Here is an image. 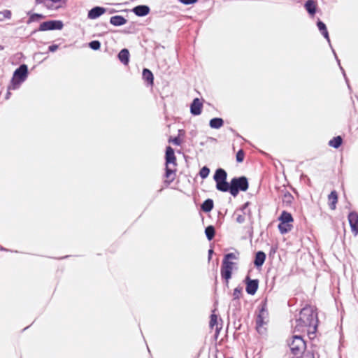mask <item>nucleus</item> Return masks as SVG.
Masks as SVG:
<instances>
[{"instance_id":"9","label":"nucleus","mask_w":358,"mask_h":358,"mask_svg":"<svg viewBox=\"0 0 358 358\" xmlns=\"http://www.w3.org/2000/svg\"><path fill=\"white\" fill-rule=\"evenodd\" d=\"M250 203L249 201L245 202L240 208L237 209L234 215L236 216V221L242 224L245 221V216L248 215L249 217H251V210L248 208Z\"/></svg>"},{"instance_id":"14","label":"nucleus","mask_w":358,"mask_h":358,"mask_svg":"<svg viewBox=\"0 0 358 358\" xmlns=\"http://www.w3.org/2000/svg\"><path fill=\"white\" fill-rule=\"evenodd\" d=\"M133 13L138 17H144L150 12V8L146 5H138L132 9Z\"/></svg>"},{"instance_id":"41","label":"nucleus","mask_w":358,"mask_h":358,"mask_svg":"<svg viewBox=\"0 0 358 358\" xmlns=\"http://www.w3.org/2000/svg\"><path fill=\"white\" fill-rule=\"evenodd\" d=\"M301 180H303L309 186L310 185V180L306 175L302 174Z\"/></svg>"},{"instance_id":"28","label":"nucleus","mask_w":358,"mask_h":358,"mask_svg":"<svg viewBox=\"0 0 358 358\" xmlns=\"http://www.w3.org/2000/svg\"><path fill=\"white\" fill-rule=\"evenodd\" d=\"M343 143V138L341 136L334 137L329 141V145L334 148H338Z\"/></svg>"},{"instance_id":"2","label":"nucleus","mask_w":358,"mask_h":358,"mask_svg":"<svg viewBox=\"0 0 358 358\" xmlns=\"http://www.w3.org/2000/svg\"><path fill=\"white\" fill-rule=\"evenodd\" d=\"M318 322L317 313L311 306H306L301 310L299 318L296 319L294 333L306 332L311 338V335L315 336Z\"/></svg>"},{"instance_id":"34","label":"nucleus","mask_w":358,"mask_h":358,"mask_svg":"<svg viewBox=\"0 0 358 358\" xmlns=\"http://www.w3.org/2000/svg\"><path fill=\"white\" fill-rule=\"evenodd\" d=\"M244 157H245V152H244V151H243L242 149L239 150L237 152V153H236V162H237L238 163H241V162H243V160H244Z\"/></svg>"},{"instance_id":"47","label":"nucleus","mask_w":358,"mask_h":358,"mask_svg":"<svg viewBox=\"0 0 358 358\" xmlns=\"http://www.w3.org/2000/svg\"><path fill=\"white\" fill-rule=\"evenodd\" d=\"M213 253V249H210L208 250V260H210L211 256H212Z\"/></svg>"},{"instance_id":"17","label":"nucleus","mask_w":358,"mask_h":358,"mask_svg":"<svg viewBox=\"0 0 358 358\" xmlns=\"http://www.w3.org/2000/svg\"><path fill=\"white\" fill-rule=\"evenodd\" d=\"M129 52L127 48L122 49L117 55L118 59L124 64L127 65L129 62Z\"/></svg>"},{"instance_id":"21","label":"nucleus","mask_w":358,"mask_h":358,"mask_svg":"<svg viewBox=\"0 0 358 358\" xmlns=\"http://www.w3.org/2000/svg\"><path fill=\"white\" fill-rule=\"evenodd\" d=\"M224 124V120L221 117L212 118L209 122V126L212 129H218L221 128Z\"/></svg>"},{"instance_id":"31","label":"nucleus","mask_w":358,"mask_h":358,"mask_svg":"<svg viewBox=\"0 0 358 358\" xmlns=\"http://www.w3.org/2000/svg\"><path fill=\"white\" fill-rule=\"evenodd\" d=\"M209 173H210V169L208 166H204L203 167H202L200 169L199 176L202 179H205L208 176Z\"/></svg>"},{"instance_id":"6","label":"nucleus","mask_w":358,"mask_h":358,"mask_svg":"<svg viewBox=\"0 0 358 358\" xmlns=\"http://www.w3.org/2000/svg\"><path fill=\"white\" fill-rule=\"evenodd\" d=\"M22 82V64L20 65L19 67L15 70L11 83L8 87V92L6 96V99H8L10 95V91L15 90L20 88Z\"/></svg>"},{"instance_id":"37","label":"nucleus","mask_w":358,"mask_h":358,"mask_svg":"<svg viewBox=\"0 0 358 358\" xmlns=\"http://www.w3.org/2000/svg\"><path fill=\"white\" fill-rule=\"evenodd\" d=\"M176 172V170H173L171 169H170L168 165H166V169H165V177L166 178H169L171 177V176L172 174H173L174 173Z\"/></svg>"},{"instance_id":"1","label":"nucleus","mask_w":358,"mask_h":358,"mask_svg":"<svg viewBox=\"0 0 358 358\" xmlns=\"http://www.w3.org/2000/svg\"><path fill=\"white\" fill-rule=\"evenodd\" d=\"M227 173L222 169H217L213 176L216 182V189L222 192H229L236 197L239 192H245L249 187L248 180L245 176L234 177L229 182H227Z\"/></svg>"},{"instance_id":"13","label":"nucleus","mask_w":358,"mask_h":358,"mask_svg":"<svg viewBox=\"0 0 358 358\" xmlns=\"http://www.w3.org/2000/svg\"><path fill=\"white\" fill-rule=\"evenodd\" d=\"M203 104L199 98H195L190 105V113L193 115H199L202 112Z\"/></svg>"},{"instance_id":"43","label":"nucleus","mask_w":358,"mask_h":358,"mask_svg":"<svg viewBox=\"0 0 358 358\" xmlns=\"http://www.w3.org/2000/svg\"><path fill=\"white\" fill-rule=\"evenodd\" d=\"M339 67H340V69L341 70V72H342V73H343V76H344L345 79V81H346V83H347V84H348V87L350 88V85H349V83H348V78H347V77H346V74H345V70H344V69H343V68L341 66V65H340V66H339Z\"/></svg>"},{"instance_id":"4","label":"nucleus","mask_w":358,"mask_h":358,"mask_svg":"<svg viewBox=\"0 0 358 358\" xmlns=\"http://www.w3.org/2000/svg\"><path fill=\"white\" fill-rule=\"evenodd\" d=\"M288 345L292 353L298 358H303L301 356L306 348V343L301 335H294L292 341H288Z\"/></svg>"},{"instance_id":"49","label":"nucleus","mask_w":358,"mask_h":358,"mask_svg":"<svg viewBox=\"0 0 358 358\" xmlns=\"http://www.w3.org/2000/svg\"><path fill=\"white\" fill-rule=\"evenodd\" d=\"M174 180V177L171 178L170 180L166 181L168 184H170L171 182Z\"/></svg>"},{"instance_id":"11","label":"nucleus","mask_w":358,"mask_h":358,"mask_svg":"<svg viewBox=\"0 0 358 358\" xmlns=\"http://www.w3.org/2000/svg\"><path fill=\"white\" fill-rule=\"evenodd\" d=\"M348 222L351 230L355 235L358 234V213L352 211L348 215Z\"/></svg>"},{"instance_id":"15","label":"nucleus","mask_w":358,"mask_h":358,"mask_svg":"<svg viewBox=\"0 0 358 358\" xmlns=\"http://www.w3.org/2000/svg\"><path fill=\"white\" fill-rule=\"evenodd\" d=\"M166 165L173 164L176 165V157L174 153V150L171 147L168 146L166 149Z\"/></svg>"},{"instance_id":"46","label":"nucleus","mask_w":358,"mask_h":358,"mask_svg":"<svg viewBox=\"0 0 358 358\" xmlns=\"http://www.w3.org/2000/svg\"><path fill=\"white\" fill-rule=\"evenodd\" d=\"M331 49H332V52H333V53L334 55L335 59H336V62H337L338 66H340L341 65L340 59H338V57L335 50L332 48H331Z\"/></svg>"},{"instance_id":"51","label":"nucleus","mask_w":358,"mask_h":358,"mask_svg":"<svg viewBox=\"0 0 358 358\" xmlns=\"http://www.w3.org/2000/svg\"><path fill=\"white\" fill-rule=\"evenodd\" d=\"M124 33L129 34L130 32L129 31H124Z\"/></svg>"},{"instance_id":"27","label":"nucleus","mask_w":358,"mask_h":358,"mask_svg":"<svg viewBox=\"0 0 358 358\" xmlns=\"http://www.w3.org/2000/svg\"><path fill=\"white\" fill-rule=\"evenodd\" d=\"M45 17V15L38 13H33L30 15L29 19L27 21V24H30L34 22H39L41 20Z\"/></svg>"},{"instance_id":"23","label":"nucleus","mask_w":358,"mask_h":358,"mask_svg":"<svg viewBox=\"0 0 358 358\" xmlns=\"http://www.w3.org/2000/svg\"><path fill=\"white\" fill-rule=\"evenodd\" d=\"M243 287L241 286H238L234 289L233 292V303H235L236 305H240L239 299L242 296Z\"/></svg>"},{"instance_id":"19","label":"nucleus","mask_w":358,"mask_h":358,"mask_svg":"<svg viewBox=\"0 0 358 358\" xmlns=\"http://www.w3.org/2000/svg\"><path fill=\"white\" fill-rule=\"evenodd\" d=\"M143 79L147 82L148 85H152L154 83V76L152 71L148 69H143L142 73Z\"/></svg>"},{"instance_id":"32","label":"nucleus","mask_w":358,"mask_h":358,"mask_svg":"<svg viewBox=\"0 0 358 358\" xmlns=\"http://www.w3.org/2000/svg\"><path fill=\"white\" fill-rule=\"evenodd\" d=\"M11 17V13L9 10H3L0 11V22L3 21L6 19H10Z\"/></svg>"},{"instance_id":"18","label":"nucleus","mask_w":358,"mask_h":358,"mask_svg":"<svg viewBox=\"0 0 358 358\" xmlns=\"http://www.w3.org/2000/svg\"><path fill=\"white\" fill-rule=\"evenodd\" d=\"M127 20L122 15H114L110 18V23L115 27H120L127 23Z\"/></svg>"},{"instance_id":"30","label":"nucleus","mask_w":358,"mask_h":358,"mask_svg":"<svg viewBox=\"0 0 358 358\" xmlns=\"http://www.w3.org/2000/svg\"><path fill=\"white\" fill-rule=\"evenodd\" d=\"M205 234L208 241H211L215 237V229L212 225H209L205 229Z\"/></svg>"},{"instance_id":"8","label":"nucleus","mask_w":358,"mask_h":358,"mask_svg":"<svg viewBox=\"0 0 358 358\" xmlns=\"http://www.w3.org/2000/svg\"><path fill=\"white\" fill-rule=\"evenodd\" d=\"M68 0H36V4H42L49 10H57L66 6Z\"/></svg>"},{"instance_id":"50","label":"nucleus","mask_w":358,"mask_h":358,"mask_svg":"<svg viewBox=\"0 0 358 358\" xmlns=\"http://www.w3.org/2000/svg\"><path fill=\"white\" fill-rule=\"evenodd\" d=\"M225 280V285L228 286L229 285V280Z\"/></svg>"},{"instance_id":"36","label":"nucleus","mask_w":358,"mask_h":358,"mask_svg":"<svg viewBox=\"0 0 358 358\" xmlns=\"http://www.w3.org/2000/svg\"><path fill=\"white\" fill-rule=\"evenodd\" d=\"M217 324V316L215 314H212L210 315V327L211 328H213Z\"/></svg>"},{"instance_id":"48","label":"nucleus","mask_w":358,"mask_h":358,"mask_svg":"<svg viewBox=\"0 0 358 358\" xmlns=\"http://www.w3.org/2000/svg\"><path fill=\"white\" fill-rule=\"evenodd\" d=\"M306 358H315V355L313 353L312 354H309V353H307L306 355Z\"/></svg>"},{"instance_id":"44","label":"nucleus","mask_w":358,"mask_h":358,"mask_svg":"<svg viewBox=\"0 0 358 358\" xmlns=\"http://www.w3.org/2000/svg\"><path fill=\"white\" fill-rule=\"evenodd\" d=\"M339 67H340V69L341 70V72H342V73H343V76H344L345 79V81H346V83H347V84H348V87L350 88V85H349V83H348V78H347V77H346V74H345V70H344V69H343V68L341 66V65H340V66H339Z\"/></svg>"},{"instance_id":"40","label":"nucleus","mask_w":358,"mask_h":358,"mask_svg":"<svg viewBox=\"0 0 358 358\" xmlns=\"http://www.w3.org/2000/svg\"><path fill=\"white\" fill-rule=\"evenodd\" d=\"M321 34L327 39V41H328L329 45L331 47L328 31L327 30L325 31H323V32L321 33Z\"/></svg>"},{"instance_id":"35","label":"nucleus","mask_w":358,"mask_h":358,"mask_svg":"<svg viewBox=\"0 0 358 358\" xmlns=\"http://www.w3.org/2000/svg\"><path fill=\"white\" fill-rule=\"evenodd\" d=\"M317 28L320 30V33L327 30L326 24L320 20H317Z\"/></svg>"},{"instance_id":"39","label":"nucleus","mask_w":358,"mask_h":358,"mask_svg":"<svg viewBox=\"0 0 358 358\" xmlns=\"http://www.w3.org/2000/svg\"><path fill=\"white\" fill-rule=\"evenodd\" d=\"M181 3L184 5H191L196 3L198 0H178Z\"/></svg>"},{"instance_id":"7","label":"nucleus","mask_w":358,"mask_h":358,"mask_svg":"<svg viewBox=\"0 0 358 358\" xmlns=\"http://www.w3.org/2000/svg\"><path fill=\"white\" fill-rule=\"evenodd\" d=\"M268 320V312L266 307V301L262 302L259 306V313L255 320L256 329L259 331V328L266 324Z\"/></svg>"},{"instance_id":"33","label":"nucleus","mask_w":358,"mask_h":358,"mask_svg":"<svg viewBox=\"0 0 358 358\" xmlns=\"http://www.w3.org/2000/svg\"><path fill=\"white\" fill-rule=\"evenodd\" d=\"M89 47L94 50H98L101 48V43L97 40L92 41L89 43Z\"/></svg>"},{"instance_id":"29","label":"nucleus","mask_w":358,"mask_h":358,"mask_svg":"<svg viewBox=\"0 0 358 358\" xmlns=\"http://www.w3.org/2000/svg\"><path fill=\"white\" fill-rule=\"evenodd\" d=\"M328 197L329 200L331 201V203L329 204L330 208L334 210L336 208V203L338 201L337 192L335 190L331 192Z\"/></svg>"},{"instance_id":"38","label":"nucleus","mask_w":358,"mask_h":358,"mask_svg":"<svg viewBox=\"0 0 358 358\" xmlns=\"http://www.w3.org/2000/svg\"><path fill=\"white\" fill-rule=\"evenodd\" d=\"M169 142H172L176 145H180L181 144V141L179 136L174 137L173 138H170Z\"/></svg>"},{"instance_id":"26","label":"nucleus","mask_w":358,"mask_h":358,"mask_svg":"<svg viewBox=\"0 0 358 358\" xmlns=\"http://www.w3.org/2000/svg\"><path fill=\"white\" fill-rule=\"evenodd\" d=\"M294 196L288 191H285L282 196V201L285 206H290L293 202Z\"/></svg>"},{"instance_id":"3","label":"nucleus","mask_w":358,"mask_h":358,"mask_svg":"<svg viewBox=\"0 0 358 358\" xmlns=\"http://www.w3.org/2000/svg\"><path fill=\"white\" fill-rule=\"evenodd\" d=\"M238 256L239 252L237 251L224 255L220 269L221 276L224 280H229L231 278L234 263L230 259H238Z\"/></svg>"},{"instance_id":"12","label":"nucleus","mask_w":358,"mask_h":358,"mask_svg":"<svg viewBox=\"0 0 358 358\" xmlns=\"http://www.w3.org/2000/svg\"><path fill=\"white\" fill-rule=\"evenodd\" d=\"M106 9L101 6H95L89 10L87 17L89 19L94 20L99 17L101 15L104 14Z\"/></svg>"},{"instance_id":"10","label":"nucleus","mask_w":358,"mask_h":358,"mask_svg":"<svg viewBox=\"0 0 358 358\" xmlns=\"http://www.w3.org/2000/svg\"><path fill=\"white\" fill-rule=\"evenodd\" d=\"M244 281L246 285V292L250 295H255L259 287V280L250 279L249 275H247Z\"/></svg>"},{"instance_id":"52","label":"nucleus","mask_w":358,"mask_h":358,"mask_svg":"<svg viewBox=\"0 0 358 358\" xmlns=\"http://www.w3.org/2000/svg\"><path fill=\"white\" fill-rule=\"evenodd\" d=\"M27 329V327H25L23 329V331H25Z\"/></svg>"},{"instance_id":"42","label":"nucleus","mask_w":358,"mask_h":358,"mask_svg":"<svg viewBox=\"0 0 358 358\" xmlns=\"http://www.w3.org/2000/svg\"><path fill=\"white\" fill-rule=\"evenodd\" d=\"M59 48V45H57V44H53V45H51L48 47V50L50 52H55L56 51L57 49Z\"/></svg>"},{"instance_id":"53","label":"nucleus","mask_w":358,"mask_h":358,"mask_svg":"<svg viewBox=\"0 0 358 358\" xmlns=\"http://www.w3.org/2000/svg\"><path fill=\"white\" fill-rule=\"evenodd\" d=\"M229 358H233V357H229Z\"/></svg>"},{"instance_id":"20","label":"nucleus","mask_w":358,"mask_h":358,"mask_svg":"<svg viewBox=\"0 0 358 358\" xmlns=\"http://www.w3.org/2000/svg\"><path fill=\"white\" fill-rule=\"evenodd\" d=\"M278 220L280 222L289 224H292L294 222L292 214L286 210H283L281 213Z\"/></svg>"},{"instance_id":"45","label":"nucleus","mask_w":358,"mask_h":358,"mask_svg":"<svg viewBox=\"0 0 358 358\" xmlns=\"http://www.w3.org/2000/svg\"><path fill=\"white\" fill-rule=\"evenodd\" d=\"M28 73V67L26 64H24V81L26 80Z\"/></svg>"},{"instance_id":"25","label":"nucleus","mask_w":358,"mask_h":358,"mask_svg":"<svg viewBox=\"0 0 358 358\" xmlns=\"http://www.w3.org/2000/svg\"><path fill=\"white\" fill-rule=\"evenodd\" d=\"M278 230L282 234L288 233L293 228L292 224L280 222L278 226Z\"/></svg>"},{"instance_id":"5","label":"nucleus","mask_w":358,"mask_h":358,"mask_svg":"<svg viewBox=\"0 0 358 358\" xmlns=\"http://www.w3.org/2000/svg\"><path fill=\"white\" fill-rule=\"evenodd\" d=\"M64 27L63 22L59 20H52L41 23L38 28L34 29L30 32V35L37 31L61 30Z\"/></svg>"},{"instance_id":"16","label":"nucleus","mask_w":358,"mask_h":358,"mask_svg":"<svg viewBox=\"0 0 358 358\" xmlns=\"http://www.w3.org/2000/svg\"><path fill=\"white\" fill-rule=\"evenodd\" d=\"M266 257V254L263 251L257 252L254 260V265L257 268L261 267L264 264Z\"/></svg>"},{"instance_id":"24","label":"nucleus","mask_w":358,"mask_h":358,"mask_svg":"<svg viewBox=\"0 0 358 358\" xmlns=\"http://www.w3.org/2000/svg\"><path fill=\"white\" fill-rule=\"evenodd\" d=\"M213 206L214 203L213 199H207L201 204V209L205 213H208L212 210Z\"/></svg>"},{"instance_id":"22","label":"nucleus","mask_w":358,"mask_h":358,"mask_svg":"<svg viewBox=\"0 0 358 358\" xmlns=\"http://www.w3.org/2000/svg\"><path fill=\"white\" fill-rule=\"evenodd\" d=\"M305 8L310 15H314L316 13V4L313 0H307L305 3Z\"/></svg>"}]
</instances>
